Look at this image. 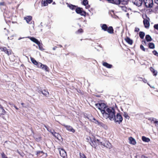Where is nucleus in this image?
I'll return each instance as SVG.
<instances>
[{"instance_id": "nucleus-1", "label": "nucleus", "mask_w": 158, "mask_h": 158, "mask_svg": "<svg viewBox=\"0 0 158 158\" xmlns=\"http://www.w3.org/2000/svg\"><path fill=\"white\" fill-rule=\"evenodd\" d=\"M105 111V112L102 115L103 117L106 119L109 118L110 120L112 121L115 113L114 109L111 107H107Z\"/></svg>"}, {"instance_id": "nucleus-2", "label": "nucleus", "mask_w": 158, "mask_h": 158, "mask_svg": "<svg viewBox=\"0 0 158 158\" xmlns=\"http://www.w3.org/2000/svg\"><path fill=\"white\" fill-rule=\"evenodd\" d=\"M95 106L100 110L102 114L105 112V111L107 108L105 104L103 103H98L95 104Z\"/></svg>"}, {"instance_id": "nucleus-3", "label": "nucleus", "mask_w": 158, "mask_h": 158, "mask_svg": "<svg viewBox=\"0 0 158 158\" xmlns=\"http://www.w3.org/2000/svg\"><path fill=\"white\" fill-rule=\"evenodd\" d=\"M128 0H111V2L116 4H121L126 5L128 3Z\"/></svg>"}, {"instance_id": "nucleus-4", "label": "nucleus", "mask_w": 158, "mask_h": 158, "mask_svg": "<svg viewBox=\"0 0 158 158\" xmlns=\"http://www.w3.org/2000/svg\"><path fill=\"white\" fill-rule=\"evenodd\" d=\"M114 120L115 122L118 123H120L123 120V118L122 116L119 113H117L116 116L114 115V119L112 120Z\"/></svg>"}, {"instance_id": "nucleus-5", "label": "nucleus", "mask_w": 158, "mask_h": 158, "mask_svg": "<svg viewBox=\"0 0 158 158\" xmlns=\"http://www.w3.org/2000/svg\"><path fill=\"white\" fill-rule=\"evenodd\" d=\"M145 6L147 8H151L153 5V0H143Z\"/></svg>"}, {"instance_id": "nucleus-6", "label": "nucleus", "mask_w": 158, "mask_h": 158, "mask_svg": "<svg viewBox=\"0 0 158 158\" xmlns=\"http://www.w3.org/2000/svg\"><path fill=\"white\" fill-rule=\"evenodd\" d=\"M130 1L138 6H141L143 2L142 0H130Z\"/></svg>"}, {"instance_id": "nucleus-7", "label": "nucleus", "mask_w": 158, "mask_h": 158, "mask_svg": "<svg viewBox=\"0 0 158 158\" xmlns=\"http://www.w3.org/2000/svg\"><path fill=\"white\" fill-rule=\"evenodd\" d=\"M38 92L40 93H42L43 95L46 97L49 96V93L47 90L46 89L42 90L41 89H39Z\"/></svg>"}, {"instance_id": "nucleus-8", "label": "nucleus", "mask_w": 158, "mask_h": 158, "mask_svg": "<svg viewBox=\"0 0 158 158\" xmlns=\"http://www.w3.org/2000/svg\"><path fill=\"white\" fill-rule=\"evenodd\" d=\"M38 68H41L43 70H44L46 71H48V67L45 65L43 64L40 63H39L38 64Z\"/></svg>"}, {"instance_id": "nucleus-9", "label": "nucleus", "mask_w": 158, "mask_h": 158, "mask_svg": "<svg viewBox=\"0 0 158 158\" xmlns=\"http://www.w3.org/2000/svg\"><path fill=\"white\" fill-rule=\"evenodd\" d=\"M149 20V19L148 18L147 19H144L143 21V23L144 27L147 28H148L150 26V23Z\"/></svg>"}, {"instance_id": "nucleus-10", "label": "nucleus", "mask_w": 158, "mask_h": 158, "mask_svg": "<svg viewBox=\"0 0 158 158\" xmlns=\"http://www.w3.org/2000/svg\"><path fill=\"white\" fill-rule=\"evenodd\" d=\"M53 0H44L42 1L41 3L43 6H47L48 5V3L50 4L52 2Z\"/></svg>"}, {"instance_id": "nucleus-11", "label": "nucleus", "mask_w": 158, "mask_h": 158, "mask_svg": "<svg viewBox=\"0 0 158 158\" xmlns=\"http://www.w3.org/2000/svg\"><path fill=\"white\" fill-rule=\"evenodd\" d=\"M60 155L63 158H65L67 156V154L66 152L64 149H61L60 151Z\"/></svg>"}, {"instance_id": "nucleus-12", "label": "nucleus", "mask_w": 158, "mask_h": 158, "mask_svg": "<svg viewBox=\"0 0 158 158\" xmlns=\"http://www.w3.org/2000/svg\"><path fill=\"white\" fill-rule=\"evenodd\" d=\"M64 126L65 127L67 130L68 131L73 133H74L75 132V130L72 127L66 125H64Z\"/></svg>"}, {"instance_id": "nucleus-13", "label": "nucleus", "mask_w": 158, "mask_h": 158, "mask_svg": "<svg viewBox=\"0 0 158 158\" xmlns=\"http://www.w3.org/2000/svg\"><path fill=\"white\" fill-rule=\"evenodd\" d=\"M129 143L130 144H131L133 145H135L136 144V142L135 141V140L132 137L129 138Z\"/></svg>"}, {"instance_id": "nucleus-14", "label": "nucleus", "mask_w": 158, "mask_h": 158, "mask_svg": "<svg viewBox=\"0 0 158 158\" xmlns=\"http://www.w3.org/2000/svg\"><path fill=\"white\" fill-rule=\"evenodd\" d=\"M93 119L95 121L94 123L95 124H97L100 126L103 127L105 126V125L103 123L100 122H99L98 121L96 120L94 118H93Z\"/></svg>"}, {"instance_id": "nucleus-15", "label": "nucleus", "mask_w": 158, "mask_h": 158, "mask_svg": "<svg viewBox=\"0 0 158 158\" xmlns=\"http://www.w3.org/2000/svg\"><path fill=\"white\" fill-rule=\"evenodd\" d=\"M24 19L26 20L27 23H29L30 21L32 19V17L31 16H27L24 18Z\"/></svg>"}, {"instance_id": "nucleus-16", "label": "nucleus", "mask_w": 158, "mask_h": 158, "mask_svg": "<svg viewBox=\"0 0 158 158\" xmlns=\"http://www.w3.org/2000/svg\"><path fill=\"white\" fill-rule=\"evenodd\" d=\"M103 65L104 66L106 67L107 68L110 69L112 67V65L107 63L106 62H103Z\"/></svg>"}, {"instance_id": "nucleus-17", "label": "nucleus", "mask_w": 158, "mask_h": 158, "mask_svg": "<svg viewBox=\"0 0 158 158\" xmlns=\"http://www.w3.org/2000/svg\"><path fill=\"white\" fill-rule=\"evenodd\" d=\"M31 40L33 42L35 43L37 45H39L40 44V42L38 40L35 38L31 37Z\"/></svg>"}, {"instance_id": "nucleus-18", "label": "nucleus", "mask_w": 158, "mask_h": 158, "mask_svg": "<svg viewBox=\"0 0 158 158\" xmlns=\"http://www.w3.org/2000/svg\"><path fill=\"white\" fill-rule=\"evenodd\" d=\"M31 60L32 62L35 65H37V67H38V64L39 63H38L37 61L33 58L31 57Z\"/></svg>"}, {"instance_id": "nucleus-19", "label": "nucleus", "mask_w": 158, "mask_h": 158, "mask_svg": "<svg viewBox=\"0 0 158 158\" xmlns=\"http://www.w3.org/2000/svg\"><path fill=\"white\" fill-rule=\"evenodd\" d=\"M104 147H105L109 149H110L112 148V146L111 144L109 142H107L106 144H105Z\"/></svg>"}, {"instance_id": "nucleus-20", "label": "nucleus", "mask_w": 158, "mask_h": 158, "mask_svg": "<svg viewBox=\"0 0 158 158\" xmlns=\"http://www.w3.org/2000/svg\"><path fill=\"white\" fill-rule=\"evenodd\" d=\"M126 41L129 44H132L133 43L132 40H131L129 38L127 37L125 39Z\"/></svg>"}, {"instance_id": "nucleus-21", "label": "nucleus", "mask_w": 158, "mask_h": 158, "mask_svg": "<svg viewBox=\"0 0 158 158\" xmlns=\"http://www.w3.org/2000/svg\"><path fill=\"white\" fill-rule=\"evenodd\" d=\"M109 33L110 34H112L113 33V29L112 27H109L107 28V30L106 31Z\"/></svg>"}, {"instance_id": "nucleus-22", "label": "nucleus", "mask_w": 158, "mask_h": 158, "mask_svg": "<svg viewBox=\"0 0 158 158\" xmlns=\"http://www.w3.org/2000/svg\"><path fill=\"white\" fill-rule=\"evenodd\" d=\"M150 70L152 72L154 76H156L157 73V71L155 70L154 69L152 68V67H151Z\"/></svg>"}, {"instance_id": "nucleus-23", "label": "nucleus", "mask_w": 158, "mask_h": 158, "mask_svg": "<svg viewBox=\"0 0 158 158\" xmlns=\"http://www.w3.org/2000/svg\"><path fill=\"white\" fill-rule=\"evenodd\" d=\"M142 139L143 141L146 142H148L150 141L149 138L144 136L142 137Z\"/></svg>"}, {"instance_id": "nucleus-24", "label": "nucleus", "mask_w": 158, "mask_h": 158, "mask_svg": "<svg viewBox=\"0 0 158 158\" xmlns=\"http://www.w3.org/2000/svg\"><path fill=\"white\" fill-rule=\"evenodd\" d=\"M101 28L102 30L105 31H106L107 30L108 28L106 25V24H103L101 26Z\"/></svg>"}, {"instance_id": "nucleus-25", "label": "nucleus", "mask_w": 158, "mask_h": 158, "mask_svg": "<svg viewBox=\"0 0 158 158\" xmlns=\"http://www.w3.org/2000/svg\"><path fill=\"white\" fill-rule=\"evenodd\" d=\"M145 39L148 42L151 41L152 40V39L150 35H146Z\"/></svg>"}, {"instance_id": "nucleus-26", "label": "nucleus", "mask_w": 158, "mask_h": 158, "mask_svg": "<svg viewBox=\"0 0 158 158\" xmlns=\"http://www.w3.org/2000/svg\"><path fill=\"white\" fill-rule=\"evenodd\" d=\"M145 33L143 31H140L139 33V36L141 39H143L145 36Z\"/></svg>"}, {"instance_id": "nucleus-27", "label": "nucleus", "mask_w": 158, "mask_h": 158, "mask_svg": "<svg viewBox=\"0 0 158 158\" xmlns=\"http://www.w3.org/2000/svg\"><path fill=\"white\" fill-rule=\"evenodd\" d=\"M82 8H80V7L77 8L76 9V12L77 13L80 14L82 10Z\"/></svg>"}, {"instance_id": "nucleus-28", "label": "nucleus", "mask_w": 158, "mask_h": 158, "mask_svg": "<svg viewBox=\"0 0 158 158\" xmlns=\"http://www.w3.org/2000/svg\"><path fill=\"white\" fill-rule=\"evenodd\" d=\"M149 47L150 48L154 49L155 48V45L152 43H150L149 44Z\"/></svg>"}, {"instance_id": "nucleus-29", "label": "nucleus", "mask_w": 158, "mask_h": 158, "mask_svg": "<svg viewBox=\"0 0 158 158\" xmlns=\"http://www.w3.org/2000/svg\"><path fill=\"white\" fill-rule=\"evenodd\" d=\"M0 109H1V110H2V111L0 114L3 115L4 114L6 113V111L3 109V107L1 105H0Z\"/></svg>"}, {"instance_id": "nucleus-30", "label": "nucleus", "mask_w": 158, "mask_h": 158, "mask_svg": "<svg viewBox=\"0 0 158 158\" xmlns=\"http://www.w3.org/2000/svg\"><path fill=\"white\" fill-rule=\"evenodd\" d=\"M53 135L56 138H57L59 135V134L58 133H57L54 131H53L52 133Z\"/></svg>"}, {"instance_id": "nucleus-31", "label": "nucleus", "mask_w": 158, "mask_h": 158, "mask_svg": "<svg viewBox=\"0 0 158 158\" xmlns=\"http://www.w3.org/2000/svg\"><path fill=\"white\" fill-rule=\"evenodd\" d=\"M82 4L86 6V5L88 4V1L87 0H83L82 2Z\"/></svg>"}, {"instance_id": "nucleus-32", "label": "nucleus", "mask_w": 158, "mask_h": 158, "mask_svg": "<svg viewBox=\"0 0 158 158\" xmlns=\"http://www.w3.org/2000/svg\"><path fill=\"white\" fill-rule=\"evenodd\" d=\"M123 116L126 118L129 119V117L128 115L125 112H123Z\"/></svg>"}, {"instance_id": "nucleus-33", "label": "nucleus", "mask_w": 158, "mask_h": 158, "mask_svg": "<svg viewBox=\"0 0 158 158\" xmlns=\"http://www.w3.org/2000/svg\"><path fill=\"white\" fill-rule=\"evenodd\" d=\"M8 55H9L11 54V50L10 49H7L6 52H5Z\"/></svg>"}, {"instance_id": "nucleus-34", "label": "nucleus", "mask_w": 158, "mask_h": 158, "mask_svg": "<svg viewBox=\"0 0 158 158\" xmlns=\"http://www.w3.org/2000/svg\"><path fill=\"white\" fill-rule=\"evenodd\" d=\"M80 14L82 16H85L86 15V12L85 11L82 10Z\"/></svg>"}, {"instance_id": "nucleus-35", "label": "nucleus", "mask_w": 158, "mask_h": 158, "mask_svg": "<svg viewBox=\"0 0 158 158\" xmlns=\"http://www.w3.org/2000/svg\"><path fill=\"white\" fill-rule=\"evenodd\" d=\"M80 158H86L84 154L82 153H80Z\"/></svg>"}, {"instance_id": "nucleus-36", "label": "nucleus", "mask_w": 158, "mask_h": 158, "mask_svg": "<svg viewBox=\"0 0 158 158\" xmlns=\"http://www.w3.org/2000/svg\"><path fill=\"white\" fill-rule=\"evenodd\" d=\"M69 7L72 10H73L75 9L76 6H75L71 5H69Z\"/></svg>"}, {"instance_id": "nucleus-37", "label": "nucleus", "mask_w": 158, "mask_h": 158, "mask_svg": "<svg viewBox=\"0 0 158 158\" xmlns=\"http://www.w3.org/2000/svg\"><path fill=\"white\" fill-rule=\"evenodd\" d=\"M8 49H7L6 47H2V48H1V50L4 52H6V50H7Z\"/></svg>"}, {"instance_id": "nucleus-38", "label": "nucleus", "mask_w": 158, "mask_h": 158, "mask_svg": "<svg viewBox=\"0 0 158 158\" xmlns=\"http://www.w3.org/2000/svg\"><path fill=\"white\" fill-rule=\"evenodd\" d=\"M8 49H7L6 47H2V48H1V50L4 52H6V50H7Z\"/></svg>"}, {"instance_id": "nucleus-39", "label": "nucleus", "mask_w": 158, "mask_h": 158, "mask_svg": "<svg viewBox=\"0 0 158 158\" xmlns=\"http://www.w3.org/2000/svg\"><path fill=\"white\" fill-rule=\"evenodd\" d=\"M39 46V49L41 50H44V49L43 48V47L41 45V44L40 42V44L38 45Z\"/></svg>"}, {"instance_id": "nucleus-40", "label": "nucleus", "mask_w": 158, "mask_h": 158, "mask_svg": "<svg viewBox=\"0 0 158 158\" xmlns=\"http://www.w3.org/2000/svg\"><path fill=\"white\" fill-rule=\"evenodd\" d=\"M155 55L158 56V53L157 52L156 50H154L152 52Z\"/></svg>"}, {"instance_id": "nucleus-41", "label": "nucleus", "mask_w": 158, "mask_h": 158, "mask_svg": "<svg viewBox=\"0 0 158 158\" xmlns=\"http://www.w3.org/2000/svg\"><path fill=\"white\" fill-rule=\"evenodd\" d=\"M140 48L143 51H145V49L144 48L143 46V45H140Z\"/></svg>"}, {"instance_id": "nucleus-42", "label": "nucleus", "mask_w": 158, "mask_h": 158, "mask_svg": "<svg viewBox=\"0 0 158 158\" xmlns=\"http://www.w3.org/2000/svg\"><path fill=\"white\" fill-rule=\"evenodd\" d=\"M35 139L37 141L39 142L41 140V137H38V138H35Z\"/></svg>"}, {"instance_id": "nucleus-43", "label": "nucleus", "mask_w": 158, "mask_h": 158, "mask_svg": "<svg viewBox=\"0 0 158 158\" xmlns=\"http://www.w3.org/2000/svg\"><path fill=\"white\" fill-rule=\"evenodd\" d=\"M1 155L2 158H7V157L6 156V155L4 153H2Z\"/></svg>"}, {"instance_id": "nucleus-44", "label": "nucleus", "mask_w": 158, "mask_h": 158, "mask_svg": "<svg viewBox=\"0 0 158 158\" xmlns=\"http://www.w3.org/2000/svg\"><path fill=\"white\" fill-rule=\"evenodd\" d=\"M154 28L156 30H158V24H155L154 25Z\"/></svg>"}, {"instance_id": "nucleus-45", "label": "nucleus", "mask_w": 158, "mask_h": 158, "mask_svg": "<svg viewBox=\"0 0 158 158\" xmlns=\"http://www.w3.org/2000/svg\"><path fill=\"white\" fill-rule=\"evenodd\" d=\"M57 138L59 140H60L61 139H62V137H61V135L59 134L58 136L56 138Z\"/></svg>"}, {"instance_id": "nucleus-46", "label": "nucleus", "mask_w": 158, "mask_h": 158, "mask_svg": "<svg viewBox=\"0 0 158 158\" xmlns=\"http://www.w3.org/2000/svg\"><path fill=\"white\" fill-rule=\"evenodd\" d=\"M57 138L59 140H60L61 139H62V137H61V135L59 134L58 136L56 138Z\"/></svg>"}, {"instance_id": "nucleus-47", "label": "nucleus", "mask_w": 158, "mask_h": 158, "mask_svg": "<svg viewBox=\"0 0 158 158\" xmlns=\"http://www.w3.org/2000/svg\"><path fill=\"white\" fill-rule=\"evenodd\" d=\"M83 31V30L82 29L80 28L78 30L77 32L78 33H80L82 32Z\"/></svg>"}, {"instance_id": "nucleus-48", "label": "nucleus", "mask_w": 158, "mask_h": 158, "mask_svg": "<svg viewBox=\"0 0 158 158\" xmlns=\"http://www.w3.org/2000/svg\"><path fill=\"white\" fill-rule=\"evenodd\" d=\"M157 120L155 118H152V121L154 123H155V122Z\"/></svg>"}, {"instance_id": "nucleus-49", "label": "nucleus", "mask_w": 158, "mask_h": 158, "mask_svg": "<svg viewBox=\"0 0 158 158\" xmlns=\"http://www.w3.org/2000/svg\"><path fill=\"white\" fill-rule=\"evenodd\" d=\"M139 28H137V27H135V32H138L139 31Z\"/></svg>"}, {"instance_id": "nucleus-50", "label": "nucleus", "mask_w": 158, "mask_h": 158, "mask_svg": "<svg viewBox=\"0 0 158 158\" xmlns=\"http://www.w3.org/2000/svg\"><path fill=\"white\" fill-rule=\"evenodd\" d=\"M154 123L155 124L156 126L158 127V121L155 122V123Z\"/></svg>"}, {"instance_id": "nucleus-51", "label": "nucleus", "mask_w": 158, "mask_h": 158, "mask_svg": "<svg viewBox=\"0 0 158 158\" xmlns=\"http://www.w3.org/2000/svg\"><path fill=\"white\" fill-rule=\"evenodd\" d=\"M47 130L49 131V132H50V133H52V132L53 131H52V130H50L49 128V127H48V128H47Z\"/></svg>"}, {"instance_id": "nucleus-52", "label": "nucleus", "mask_w": 158, "mask_h": 158, "mask_svg": "<svg viewBox=\"0 0 158 158\" xmlns=\"http://www.w3.org/2000/svg\"><path fill=\"white\" fill-rule=\"evenodd\" d=\"M4 2H0V5L1 6H4Z\"/></svg>"}, {"instance_id": "nucleus-53", "label": "nucleus", "mask_w": 158, "mask_h": 158, "mask_svg": "<svg viewBox=\"0 0 158 158\" xmlns=\"http://www.w3.org/2000/svg\"><path fill=\"white\" fill-rule=\"evenodd\" d=\"M12 106H14V107L16 109V110H18L19 109L16 106L12 104Z\"/></svg>"}, {"instance_id": "nucleus-54", "label": "nucleus", "mask_w": 158, "mask_h": 158, "mask_svg": "<svg viewBox=\"0 0 158 158\" xmlns=\"http://www.w3.org/2000/svg\"><path fill=\"white\" fill-rule=\"evenodd\" d=\"M100 143L101 145H103V146H104L105 145V143H102V142H100Z\"/></svg>"}, {"instance_id": "nucleus-55", "label": "nucleus", "mask_w": 158, "mask_h": 158, "mask_svg": "<svg viewBox=\"0 0 158 158\" xmlns=\"http://www.w3.org/2000/svg\"><path fill=\"white\" fill-rule=\"evenodd\" d=\"M155 3L158 4V0H155Z\"/></svg>"}, {"instance_id": "nucleus-56", "label": "nucleus", "mask_w": 158, "mask_h": 158, "mask_svg": "<svg viewBox=\"0 0 158 158\" xmlns=\"http://www.w3.org/2000/svg\"><path fill=\"white\" fill-rule=\"evenodd\" d=\"M141 158H148L144 156H141Z\"/></svg>"}, {"instance_id": "nucleus-57", "label": "nucleus", "mask_w": 158, "mask_h": 158, "mask_svg": "<svg viewBox=\"0 0 158 158\" xmlns=\"http://www.w3.org/2000/svg\"><path fill=\"white\" fill-rule=\"evenodd\" d=\"M148 120L152 122V118H148Z\"/></svg>"}, {"instance_id": "nucleus-58", "label": "nucleus", "mask_w": 158, "mask_h": 158, "mask_svg": "<svg viewBox=\"0 0 158 158\" xmlns=\"http://www.w3.org/2000/svg\"><path fill=\"white\" fill-rule=\"evenodd\" d=\"M90 6H89V5H88V6H87L86 7V8H88Z\"/></svg>"}, {"instance_id": "nucleus-59", "label": "nucleus", "mask_w": 158, "mask_h": 158, "mask_svg": "<svg viewBox=\"0 0 158 158\" xmlns=\"http://www.w3.org/2000/svg\"><path fill=\"white\" fill-rule=\"evenodd\" d=\"M56 47H54L53 48V49L54 50L56 49Z\"/></svg>"}, {"instance_id": "nucleus-60", "label": "nucleus", "mask_w": 158, "mask_h": 158, "mask_svg": "<svg viewBox=\"0 0 158 158\" xmlns=\"http://www.w3.org/2000/svg\"><path fill=\"white\" fill-rule=\"evenodd\" d=\"M44 126H45V127L47 129V128H48V127H47L45 125Z\"/></svg>"}, {"instance_id": "nucleus-61", "label": "nucleus", "mask_w": 158, "mask_h": 158, "mask_svg": "<svg viewBox=\"0 0 158 158\" xmlns=\"http://www.w3.org/2000/svg\"><path fill=\"white\" fill-rule=\"evenodd\" d=\"M52 4H55V2H53V3Z\"/></svg>"}, {"instance_id": "nucleus-62", "label": "nucleus", "mask_w": 158, "mask_h": 158, "mask_svg": "<svg viewBox=\"0 0 158 158\" xmlns=\"http://www.w3.org/2000/svg\"><path fill=\"white\" fill-rule=\"evenodd\" d=\"M22 39V38H19L18 39V40H20V39Z\"/></svg>"}, {"instance_id": "nucleus-63", "label": "nucleus", "mask_w": 158, "mask_h": 158, "mask_svg": "<svg viewBox=\"0 0 158 158\" xmlns=\"http://www.w3.org/2000/svg\"><path fill=\"white\" fill-rule=\"evenodd\" d=\"M21 104L23 105L24 104V103H21Z\"/></svg>"}, {"instance_id": "nucleus-64", "label": "nucleus", "mask_w": 158, "mask_h": 158, "mask_svg": "<svg viewBox=\"0 0 158 158\" xmlns=\"http://www.w3.org/2000/svg\"><path fill=\"white\" fill-rule=\"evenodd\" d=\"M143 42H144V43L146 44V42H145V41H143Z\"/></svg>"}]
</instances>
